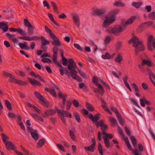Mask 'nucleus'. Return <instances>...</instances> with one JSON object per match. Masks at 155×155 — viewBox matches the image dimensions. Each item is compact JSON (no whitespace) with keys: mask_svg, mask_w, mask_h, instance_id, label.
<instances>
[{"mask_svg":"<svg viewBox=\"0 0 155 155\" xmlns=\"http://www.w3.org/2000/svg\"><path fill=\"white\" fill-rule=\"evenodd\" d=\"M18 38L21 39L26 40L29 41L37 40L40 39V38L39 37H37L36 36H34L33 37H30L29 36H23L19 37Z\"/></svg>","mask_w":155,"mask_h":155,"instance_id":"nucleus-14","label":"nucleus"},{"mask_svg":"<svg viewBox=\"0 0 155 155\" xmlns=\"http://www.w3.org/2000/svg\"><path fill=\"white\" fill-rule=\"evenodd\" d=\"M58 47L54 46L53 47V54L52 57V60L53 62L59 68H62L63 66L59 63V62L57 61V58L58 56L57 52L58 51Z\"/></svg>","mask_w":155,"mask_h":155,"instance_id":"nucleus-6","label":"nucleus"},{"mask_svg":"<svg viewBox=\"0 0 155 155\" xmlns=\"http://www.w3.org/2000/svg\"><path fill=\"white\" fill-rule=\"evenodd\" d=\"M59 71L60 74L61 76H63L64 74V71L65 72V74L67 75V76L69 77L71 75V77L72 78L77 75V74L78 73L77 71L74 69H72L70 70V72H69L68 70L65 68L63 67L62 68H60Z\"/></svg>","mask_w":155,"mask_h":155,"instance_id":"nucleus-5","label":"nucleus"},{"mask_svg":"<svg viewBox=\"0 0 155 155\" xmlns=\"http://www.w3.org/2000/svg\"><path fill=\"white\" fill-rule=\"evenodd\" d=\"M108 134L107 136H104L103 137L105 146L107 148H109L110 146V142L109 139H111L113 138V135L112 134L108 133Z\"/></svg>","mask_w":155,"mask_h":155,"instance_id":"nucleus-8","label":"nucleus"},{"mask_svg":"<svg viewBox=\"0 0 155 155\" xmlns=\"http://www.w3.org/2000/svg\"><path fill=\"white\" fill-rule=\"evenodd\" d=\"M41 61L43 62H46L48 63H51L52 61L51 60L48 58H43L42 60Z\"/></svg>","mask_w":155,"mask_h":155,"instance_id":"nucleus-63","label":"nucleus"},{"mask_svg":"<svg viewBox=\"0 0 155 155\" xmlns=\"http://www.w3.org/2000/svg\"><path fill=\"white\" fill-rule=\"evenodd\" d=\"M132 43H133V46L135 48V50L136 55H137L139 52L144 50L145 48L143 42L139 41V38L136 36H133L129 41V44Z\"/></svg>","mask_w":155,"mask_h":155,"instance_id":"nucleus-1","label":"nucleus"},{"mask_svg":"<svg viewBox=\"0 0 155 155\" xmlns=\"http://www.w3.org/2000/svg\"><path fill=\"white\" fill-rule=\"evenodd\" d=\"M5 144L6 146V148L8 150H14L15 149V146L13 143L10 141H7L5 143Z\"/></svg>","mask_w":155,"mask_h":155,"instance_id":"nucleus-24","label":"nucleus"},{"mask_svg":"<svg viewBox=\"0 0 155 155\" xmlns=\"http://www.w3.org/2000/svg\"><path fill=\"white\" fill-rule=\"evenodd\" d=\"M120 10L119 9H115L111 10L109 14L110 18H114L116 20V15L120 12Z\"/></svg>","mask_w":155,"mask_h":155,"instance_id":"nucleus-13","label":"nucleus"},{"mask_svg":"<svg viewBox=\"0 0 155 155\" xmlns=\"http://www.w3.org/2000/svg\"><path fill=\"white\" fill-rule=\"evenodd\" d=\"M31 115L34 118V119L36 121L38 120L43 122V119L40 116L38 115L37 114L34 113H30Z\"/></svg>","mask_w":155,"mask_h":155,"instance_id":"nucleus-25","label":"nucleus"},{"mask_svg":"<svg viewBox=\"0 0 155 155\" xmlns=\"http://www.w3.org/2000/svg\"><path fill=\"white\" fill-rule=\"evenodd\" d=\"M2 138L4 142L5 143L7 142V140L8 139V138L4 133H3L2 134Z\"/></svg>","mask_w":155,"mask_h":155,"instance_id":"nucleus-51","label":"nucleus"},{"mask_svg":"<svg viewBox=\"0 0 155 155\" xmlns=\"http://www.w3.org/2000/svg\"><path fill=\"white\" fill-rule=\"evenodd\" d=\"M45 31L52 38L54 39V40L51 41V44L53 45H57L58 46H61V44L58 38L53 34L51 30L49 29L46 25L45 26Z\"/></svg>","mask_w":155,"mask_h":155,"instance_id":"nucleus-3","label":"nucleus"},{"mask_svg":"<svg viewBox=\"0 0 155 155\" xmlns=\"http://www.w3.org/2000/svg\"><path fill=\"white\" fill-rule=\"evenodd\" d=\"M136 17L135 16H133L131 17L129 19H128L125 22V23H123L122 24L123 26H125V25H128L131 24L136 19Z\"/></svg>","mask_w":155,"mask_h":155,"instance_id":"nucleus-20","label":"nucleus"},{"mask_svg":"<svg viewBox=\"0 0 155 155\" xmlns=\"http://www.w3.org/2000/svg\"><path fill=\"white\" fill-rule=\"evenodd\" d=\"M34 94L36 97L39 99V102L41 104L46 108L48 107L49 102L43 96L37 91L34 92Z\"/></svg>","mask_w":155,"mask_h":155,"instance_id":"nucleus-4","label":"nucleus"},{"mask_svg":"<svg viewBox=\"0 0 155 155\" xmlns=\"http://www.w3.org/2000/svg\"><path fill=\"white\" fill-rule=\"evenodd\" d=\"M71 101H68L66 103V107H67V110H69L71 107Z\"/></svg>","mask_w":155,"mask_h":155,"instance_id":"nucleus-64","label":"nucleus"},{"mask_svg":"<svg viewBox=\"0 0 155 155\" xmlns=\"http://www.w3.org/2000/svg\"><path fill=\"white\" fill-rule=\"evenodd\" d=\"M123 60V57L120 54H118L115 59V61L121 64V61Z\"/></svg>","mask_w":155,"mask_h":155,"instance_id":"nucleus-48","label":"nucleus"},{"mask_svg":"<svg viewBox=\"0 0 155 155\" xmlns=\"http://www.w3.org/2000/svg\"><path fill=\"white\" fill-rule=\"evenodd\" d=\"M142 4L143 3L142 2H134L132 3V5L136 8H139Z\"/></svg>","mask_w":155,"mask_h":155,"instance_id":"nucleus-44","label":"nucleus"},{"mask_svg":"<svg viewBox=\"0 0 155 155\" xmlns=\"http://www.w3.org/2000/svg\"><path fill=\"white\" fill-rule=\"evenodd\" d=\"M56 113V111L53 109H49L47 110L44 112V114H43L42 116L45 117H48L49 115H53Z\"/></svg>","mask_w":155,"mask_h":155,"instance_id":"nucleus-15","label":"nucleus"},{"mask_svg":"<svg viewBox=\"0 0 155 155\" xmlns=\"http://www.w3.org/2000/svg\"><path fill=\"white\" fill-rule=\"evenodd\" d=\"M45 90L48 92L51 93L54 97H57L56 94L54 89H49L47 87H46L45 88Z\"/></svg>","mask_w":155,"mask_h":155,"instance_id":"nucleus-39","label":"nucleus"},{"mask_svg":"<svg viewBox=\"0 0 155 155\" xmlns=\"http://www.w3.org/2000/svg\"><path fill=\"white\" fill-rule=\"evenodd\" d=\"M104 124V121L103 120H101L99 122H97L96 126L97 127H101L103 126Z\"/></svg>","mask_w":155,"mask_h":155,"instance_id":"nucleus-59","label":"nucleus"},{"mask_svg":"<svg viewBox=\"0 0 155 155\" xmlns=\"http://www.w3.org/2000/svg\"><path fill=\"white\" fill-rule=\"evenodd\" d=\"M9 30L11 31H17L22 35H26V33L25 31L21 28H9Z\"/></svg>","mask_w":155,"mask_h":155,"instance_id":"nucleus-16","label":"nucleus"},{"mask_svg":"<svg viewBox=\"0 0 155 155\" xmlns=\"http://www.w3.org/2000/svg\"><path fill=\"white\" fill-rule=\"evenodd\" d=\"M5 35L9 39L12 40L14 43H17L18 41V39L14 37L15 36V35L11 34L9 33H6Z\"/></svg>","mask_w":155,"mask_h":155,"instance_id":"nucleus-21","label":"nucleus"},{"mask_svg":"<svg viewBox=\"0 0 155 155\" xmlns=\"http://www.w3.org/2000/svg\"><path fill=\"white\" fill-rule=\"evenodd\" d=\"M140 101L141 105L143 107H144L145 106V104L147 105L151 104L150 102L145 99L143 100L142 99H140Z\"/></svg>","mask_w":155,"mask_h":155,"instance_id":"nucleus-33","label":"nucleus"},{"mask_svg":"<svg viewBox=\"0 0 155 155\" xmlns=\"http://www.w3.org/2000/svg\"><path fill=\"white\" fill-rule=\"evenodd\" d=\"M27 104L28 106L30 107H32L34 109L38 114H40V110L37 107L35 106L34 105L31 104L30 103L27 102Z\"/></svg>","mask_w":155,"mask_h":155,"instance_id":"nucleus-37","label":"nucleus"},{"mask_svg":"<svg viewBox=\"0 0 155 155\" xmlns=\"http://www.w3.org/2000/svg\"><path fill=\"white\" fill-rule=\"evenodd\" d=\"M3 74L4 76L8 77L10 78V79L9 80V81L10 82L12 83H15L16 79L12 74L5 71H3Z\"/></svg>","mask_w":155,"mask_h":155,"instance_id":"nucleus-17","label":"nucleus"},{"mask_svg":"<svg viewBox=\"0 0 155 155\" xmlns=\"http://www.w3.org/2000/svg\"><path fill=\"white\" fill-rule=\"evenodd\" d=\"M122 31L123 28L120 25H116L115 27L112 28V34L116 35H118V33Z\"/></svg>","mask_w":155,"mask_h":155,"instance_id":"nucleus-10","label":"nucleus"},{"mask_svg":"<svg viewBox=\"0 0 155 155\" xmlns=\"http://www.w3.org/2000/svg\"><path fill=\"white\" fill-rule=\"evenodd\" d=\"M86 108L89 111H94V108L92 104H90L88 102H86Z\"/></svg>","mask_w":155,"mask_h":155,"instance_id":"nucleus-35","label":"nucleus"},{"mask_svg":"<svg viewBox=\"0 0 155 155\" xmlns=\"http://www.w3.org/2000/svg\"><path fill=\"white\" fill-rule=\"evenodd\" d=\"M28 79L29 80V82L33 86L36 85L37 81L35 79H32L30 78H28Z\"/></svg>","mask_w":155,"mask_h":155,"instance_id":"nucleus-56","label":"nucleus"},{"mask_svg":"<svg viewBox=\"0 0 155 155\" xmlns=\"http://www.w3.org/2000/svg\"><path fill=\"white\" fill-rule=\"evenodd\" d=\"M48 15L50 18L51 21L53 22V23L56 26L58 27H60V25L59 24L57 23L56 21H55L54 18L53 17V15L52 14L50 13H48Z\"/></svg>","mask_w":155,"mask_h":155,"instance_id":"nucleus-32","label":"nucleus"},{"mask_svg":"<svg viewBox=\"0 0 155 155\" xmlns=\"http://www.w3.org/2000/svg\"><path fill=\"white\" fill-rule=\"evenodd\" d=\"M24 26L27 27L31 26V25L28 21V20L26 18H25L24 20Z\"/></svg>","mask_w":155,"mask_h":155,"instance_id":"nucleus-53","label":"nucleus"},{"mask_svg":"<svg viewBox=\"0 0 155 155\" xmlns=\"http://www.w3.org/2000/svg\"><path fill=\"white\" fill-rule=\"evenodd\" d=\"M69 133L70 137L73 141H74L76 140L75 134L71 130H69Z\"/></svg>","mask_w":155,"mask_h":155,"instance_id":"nucleus-55","label":"nucleus"},{"mask_svg":"<svg viewBox=\"0 0 155 155\" xmlns=\"http://www.w3.org/2000/svg\"><path fill=\"white\" fill-rule=\"evenodd\" d=\"M19 45L20 48L21 49H25L28 50L29 49V47L28 46L27 42H25L23 44L19 43Z\"/></svg>","mask_w":155,"mask_h":155,"instance_id":"nucleus-30","label":"nucleus"},{"mask_svg":"<svg viewBox=\"0 0 155 155\" xmlns=\"http://www.w3.org/2000/svg\"><path fill=\"white\" fill-rule=\"evenodd\" d=\"M72 16L74 23L78 28H79L80 24V21L79 16L75 13L72 14Z\"/></svg>","mask_w":155,"mask_h":155,"instance_id":"nucleus-11","label":"nucleus"},{"mask_svg":"<svg viewBox=\"0 0 155 155\" xmlns=\"http://www.w3.org/2000/svg\"><path fill=\"white\" fill-rule=\"evenodd\" d=\"M74 116L77 121L78 123H80L81 121V120L79 113L77 112H75L74 114Z\"/></svg>","mask_w":155,"mask_h":155,"instance_id":"nucleus-46","label":"nucleus"},{"mask_svg":"<svg viewBox=\"0 0 155 155\" xmlns=\"http://www.w3.org/2000/svg\"><path fill=\"white\" fill-rule=\"evenodd\" d=\"M31 135L32 137L35 140H38L39 138V136L37 134V131L35 130L33 132H31Z\"/></svg>","mask_w":155,"mask_h":155,"instance_id":"nucleus-29","label":"nucleus"},{"mask_svg":"<svg viewBox=\"0 0 155 155\" xmlns=\"http://www.w3.org/2000/svg\"><path fill=\"white\" fill-rule=\"evenodd\" d=\"M30 75L31 76H33L35 78H38L41 81L45 83V81L39 74H36L34 72L32 71L29 73Z\"/></svg>","mask_w":155,"mask_h":155,"instance_id":"nucleus-28","label":"nucleus"},{"mask_svg":"<svg viewBox=\"0 0 155 155\" xmlns=\"http://www.w3.org/2000/svg\"><path fill=\"white\" fill-rule=\"evenodd\" d=\"M41 44L42 46H45V45L49 44V42L47 41L46 39L43 37H41Z\"/></svg>","mask_w":155,"mask_h":155,"instance_id":"nucleus-43","label":"nucleus"},{"mask_svg":"<svg viewBox=\"0 0 155 155\" xmlns=\"http://www.w3.org/2000/svg\"><path fill=\"white\" fill-rule=\"evenodd\" d=\"M58 95L59 97V98L60 99H63L64 97L66 98L67 97V94H66L65 95H63L61 91L59 92L58 93Z\"/></svg>","mask_w":155,"mask_h":155,"instance_id":"nucleus-61","label":"nucleus"},{"mask_svg":"<svg viewBox=\"0 0 155 155\" xmlns=\"http://www.w3.org/2000/svg\"><path fill=\"white\" fill-rule=\"evenodd\" d=\"M98 80L97 77L94 76L93 77L92 79V82L97 85L98 89L93 87L92 88V90L95 93H98L99 94H101V96H103L105 92L104 89L100 84L98 83Z\"/></svg>","mask_w":155,"mask_h":155,"instance_id":"nucleus-2","label":"nucleus"},{"mask_svg":"<svg viewBox=\"0 0 155 155\" xmlns=\"http://www.w3.org/2000/svg\"><path fill=\"white\" fill-rule=\"evenodd\" d=\"M0 29H2L3 32H5L8 31L9 28L7 23L5 22H0Z\"/></svg>","mask_w":155,"mask_h":155,"instance_id":"nucleus-19","label":"nucleus"},{"mask_svg":"<svg viewBox=\"0 0 155 155\" xmlns=\"http://www.w3.org/2000/svg\"><path fill=\"white\" fill-rule=\"evenodd\" d=\"M106 20L104 21L102 24V27L104 28H106L108 27L110 25L114 22L116 20L114 18H110L108 19L107 16L105 17Z\"/></svg>","mask_w":155,"mask_h":155,"instance_id":"nucleus-7","label":"nucleus"},{"mask_svg":"<svg viewBox=\"0 0 155 155\" xmlns=\"http://www.w3.org/2000/svg\"><path fill=\"white\" fill-rule=\"evenodd\" d=\"M5 102L8 109L9 110H12V107L10 102L8 100H5Z\"/></svg>","mask_w":155,"mask_h":155,"instance_id":"nucleus-49","label":"nucleus"},{"mask_svg":"<svg viewBox=\"0 0 155 155\" xmlns=\"http://www.w3.org/2000/svg\"><path fill=\"white\" fill-rule=\"evenodd\" d=\"M147 28V26L144 24L143 23L140 25L137 28V32L138 33H140L146 29Z\"/></svg>","mask_w":155,"mask_h":155,"instance_id":"nucleus-23","label":"nucleus"},{"mask_svg":"<svg viewBox=\"0 0 155 155\" xmlns=\"http://www.w3.org/2000/svg\"><path fill=\"white\" fill-rule=\"evenodd\" d=\"M61 113H63V115L66 117H69L70 118L72 117V115L69 112L63 111L62 112L61 111Z\"/></svg>","mask_w":155,"mask_h":155,"instance_id":"nucleus-47","label":"nucleus"},{"mask_svg":"<svg viewBox=\"0 0 155 155\" xmlns=\"http://www.w3.org/2000/svg\"><path fill=\"white\" fill-rule=\"evenodd\" d=\"M114 5L117 7H124V4L118 1L115 2L114 3Z\"/></svg>","mask_w":155,"mask_h":155,"instance_id":"nucleus-52","label":"nucleus"},{"mask_svg":"<svg viewBox=\"0 0 155 155\" xmlns=\"http://www.w3.org/2000/svg\"><path fill=\"white\" fill-rule=\"evenodd\" d=\"M141 64L143 66L146 64L148 67L151 66V62L150 61L146 59H144L143 60L141 63Z\"/></svg>","mask_w":155,"mask_h":155,"instance_id":"nucleus-38","label":"nucleus"},{"mask_svg":"<svg viewBox=\"0 0 155 155\" xmlns=\"http://www.w3.org/2000/svg\"><path fill=\"white\" fill-rule=\"evenodd\" d=\"M101 57L104 59H110L111 58V57L108 52L105 53V55H102Z\"/></svg>","mask_w":155,"mask_h":155,"instance_id":"nucleus-54","label":"nucleus"},{"mask_svg":"<svg viewBox=\"0 0 155 155\" xmlns=\"http://www.w3.org/2000/svg\"><path fill=\"white\" fill-rule=\"evenodd\" d=\"M56 110L58 114V115L59 116L60 118L62 121L63 123L64 124H66L65 119L64 117V116L62 114L63 113H61V111L58 109H56Z\"/></svg>","mask_w":155,"mask_h":155,"instance_id":"nucleus-22","label":"nucleus"},{"mask_svg":"<svg viewBox=\"0 0 155 155\" xmlns=\"http://www.w3.org/2000/svg\"><path fill=\"white\" fill-rule=\"evenodd\" d=\"M28 34L29 35H33L34 34V26H32V25L29 27H28Z\"/></svg>","mask_w":155,"mask_h":155,"instance_id":"nucleus-40","label":"nucleus"},{"mask_svg":"<svg viewBox=\"0 0 155 155\" xmlns=\"http://www.w3.org/2000/svg\"><path fill=\"white\" fill-rule=\"evenodd\" d=\"M101 114L99 113H97L94 117L92 114H90L88 118L91 120L93 122H97L100 118Z\"/></svg>","mask_w":155,"mask_h":155,"instance_id":"nucleus-12","label":"nucleus"},{"mask_svg":"<svg viewBox=\"0 0 155 155\" xmlns=\"http://www.w3.org/2000/svg\"><path fill=\"white\" fill-rule=\"evenodd\" d=\"M69 64L68 66V68L69 70L73 69L74 64L75 62L73 59H70L68 60Z\"/></svg>","mask_w":155,"mask_h":155,"instance_id":"nucleus-27","label":"nucleus"},{"mask_svg":"<svg viewBox=\"0 0 155 155\" xmlns=\"http://www.w3.org/2000/svg\"><path fill=\"white\" fill-rule=\"evenodd\" d=\"M97 148L100 154H101V155H103L102 147L100 143H98Z\"/></svg>","mask_w":155,"mask_h":155,"instance_id":"nucleus-57","label":"nucleus"},{"mask_svg":"<svg viewBox=\"0 0 155 155\" xmlns=\"http://www.w3.org/2000/svg\"><path fill=\"white\" fill-rule=\"evenodd\" d=\"M130 139L133 145L135 147L137 146V140L133 136H130Z\"/></svg>","mask_w":155,"mask_h":155,"instance_id":"nucleus-41","label":"nucleus"},{"mask_svg":"<svg viewBox=\"0 0 155 155\" xmlns=\"http://www.w3.org/2000/svg\"><path fill=\"white\" fill-rule=\"evenodd\" d=\"M94 146L91 144L89 147H85L84 149L87 151H90L93 152L94 151Z\"/></svg>","mask_w":155,"mask_h":155,"instance_id":"nucleus-42","label":"nucleus"},{"mask_svg":"<svg viewBox=\"0 0 155 155\" xmlns=\"http://www.w3.org/2000/svg\"><path fill=\"white\" fill-rule=\"evenodd\" d=\"M51 4L53 7V10L54 12L58 14H59V12L58 10V8L55 2H51Z\"/></svg>","mask_w":155,"mask_h":155,"instance_id":"nucleus-31","label":"nucleus"},{"mask_svg":"<svg viewBox=\"0 0 155 155\" xmlns=\"http://www.w3.org/2000/svg\"><path fill=\"white\" fill-rule=\"evenodd\" d=\"M118 120L121 124V125L123 126L124 124V120H123L122 117L120 114L117 116Z\"/></svg>","mask_w":155,"mask_h":155,"instance_id":"nucleus-45","label":"nucleus"},{"mask_svg":"<svg viewBox=\"0 0 155 155\" xmlns=\"http://www.w3.org/2000/svg\"><path fill=\"white\" fill-rule=\"evenodd\" d=\"M153 38V35H150L148 39L147 43V47L148 50L152 51L153 49L151 47V40Z\"/></svg>","mask_w":155,"mask_h":155,"instance_id":"nucleus-26","label":"nucleus"},{"mask_svg":"<svg viewBox=\"0 0 155 155\" xmlns=\"http://www.w3.org/2000/svg\"><path fill=\"white\" fill-rule=\"evenodd\" d=\"M101 82L102 83V84L105 87H106L107 89L109 90H110V88L108 85L103 80H101Z\"/></svg>","mask_w":155,"mask_h":155,"instance_id":"nucleus-60","label":"nucleus"},{"mask_svg":"<svg viewBox=\"0 0 155 155\" xmlns=\"http://www.w3.org/2000/svg\"><path fill=\"white\" fill-rule=\"evenodd\" d=\"M148 17L150 19L155 20V12H152L149 13Z\"/></svg>","mask_w":155,"mask_h":155,"instance_id":"nucleus-50","label":"nucleus"},{"mask_svg":"<svg viewBox=\"0 0 155 155\" xmlns=\"http://www.w3.org/2000/svg\"><path fill=\"white\" fill-rule=\"evenodd\" d=\"M111 109L113 112L115 113L116 116L120 114L117 108L111 107Z\"/></svg>","mask_w":155,"mask_h":155,"instance_id":"nucleus-62","label":"nucleus"},{"mask_svg":"<svg viewBox=\"0 0 155 155\" xmlns=\"http://www.w3.org/2000/svg\"><path fill=\"white\" fill-rule=\"evenodd\" d=\"M106 12L104 9H96L93 10L92 14L94 16L97 15L100 17L104 15Z\"/></svg>","mask_w":155,"mask_h":155,"instance_id":"nucleus-9","label":"nucleus"},{"mask_svg":"<svg viewBox=\"0 0 155 155\" xmlns=\"http://www.w3.org/2000/svg\"><path fill=\"white\" fill-rule=\"evenodd\" d=\"M110 121L111 122V124L114 126H115L117 124L116 120L113 117H111L110 118Z\"/></svg>","mask_w":155,"mask_h":155,"instance_id":"nucleus-58","label":"nucleus"},{"mask_svg":"<svg viewBox=\"0 0 155 155\" xmlns=\"http://www.w3.org/2000/svg\"><path fill=\"white\" fill-rule=\"evenodd\" d=\"M45 142V140L44 138H42L39 140L37 144L38 147L39 148L41 147L44 145Z\"/></svg>","mask_w":155,"mask_h":155,"instance_id":"nucleus-34","label":"nucleus"},{"mask_svg":"<svg viewBox=\"0 0 155 155\" xmlns=\"http://www.w3.org/2000/svg\"><path fill=\"white\" fill-rule=\"evenodd\" d=\"M79 87L81 89H83L84 91L85 92L88 91V89L87 87L85 85V84L83 83H79L78 84Z\"/></svg>","mask_w":155,"mask_h":155,"instance_id":"nucleus-36","label":"nucleus"},{"mask_svg":"<svg viewBox=\"0 0 155 155\" xmlns=\"http://www.w3.org/2000/svg\"><path fill=\"white\" fill-rule=\"evenodd\" d=\"M60 51L61 56V57L62 63V64L64 66L67 65L68 61L67 59L65 58L64 56V51H63L60 49Z\"/></svg>","mask_w":155,"mask_h":155,"instance_id":"nucleus-18","label":"nucleus"}]
</instances>
